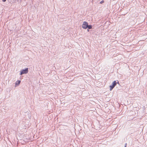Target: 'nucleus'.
Instances as JSON below:
<instances>
[{
  "mask_svg": "<svg viewBox=\"0 0 147 147\" xmlns=\"http://www.w3.org/2000/svg\"><path fill=\"white\" fill-rule=\"evenodd\" d=\"M119 83V82L117 81H114L112 83L111 85L109 86L110 87V90L111 91L112 90L113 88L115 87L116 85L117 84Z\"/></svg>",
  "mask_w": 147,
  "mask_h": 147,
  "instance_id": "1",
  "label": "nucleus"
},
{
  "mask_svg": "<svg viewBox=\"0 0 147 147\" xmlns=\"http://www.w3.org/2000/svg\"><path fill=\"white\" fill-rule=\"evenodd\" d=\"M89 29H87V31H88V32H89Z\"/></svg>",
  "mask_w": 147,
  "mask_h": 147,
  "instance_id": "9",
  "label": "nucleus"
},
{
  "mask_svg": "<svg viewBox=\"0 0 147 147\" xmlns=\"http://www.w3.org/2000/svg\"><path fill=\"white\" fill-rule=\"evenodd\" d=\"M21 81L18 80L16 82L15 84V86H18L19 84L20 83Z\"/></svg>",
  "mask_w": 147,
  "mask_h": 147,
  "instance_id": "4",
  "label": "nucleus"
},
{
  "mask_svg": "<svg viewBox=\"0 0 147 147\" xmlns=\"http://www.w3.org/2000/svg\"><path fill=\"white\" fill-rule=\"evenodd\" d=\"M2 1L3 2H5L6 0H2Z\"/></svg>",
  "mask_w": 147,
  "mask_h": 147,
  "instance_id": "8",
  "label": "nucleus"
},
{
  "mask_svg": "<svg viewBox=\"0 0 147 147\" xmlns=\"http://www.w3.org/2000/svg\"><path fill=\"white\" fill-rule=\"evenodd\" d=\"M28 68H26L25 69H22L20 73V75H22L23 74H26L28 73Z\"/></svg>",
  "mask_w": 147,
  "mask_h": 147,
  "instance_id": "2",
  "label": "nucleus"
},
{
  "mask_svg": "<svg viewBox=\"0 0 147 147\" xmlns=\"http://www.w3.org/2000/svg\"><path fill=\"white\" fill-rule=\"evenodd\" d=\"M92 27H93L92 25H91V24H90V25L88 24V25L87 26V28L88 29H91L92 28Z\"/></svg>",
  "mask_w": 147,
  "mask_h": 147,
  "instance_id": "5",
  "label": "nucleus"
},
{
  "mask_svg": "<svg viewBox=\"0 0 147 147\" xmlns=\"http://www.w3.org/2000/svg\"><path fill=\"white\" fill-rule=\"evenodd\" d=\"M104 2V1H101L100 2V3L102 4V3H103Z\"/></svg>",
  "mask_w": 147,
  "mask_h": 147,
  "instance_id": "6",
  "label": "nucleus"
},
{
  "mask_svg": "<svg viewBox=\"0 0 147 147\" xmlns=\"http://www.w3.org/2000/svg\"><path fill=\"white\" fill-rule=\"evenodd\" d=\"M127 144L126 143H125L124 147H126Z\"/></svg>",
  "mask_w": 147,
  "mask_h": 147,
  "instance_id": "7",
  "label": "nucleus"
},
{
  "mask_svg": "<svg viewBox=\"0 0 147 147\" xmlns=\"http://www.w3.org/2000/svg\"><path fill=\"white\" fill-rule=\"evenodd\" d=\"M88 24V23L86 21L83 22V24L82 25V28L84 29H86L87 28V26Z\"/></svg>",
  "mask_w": 147,
  "mask_h": 147,
  "instance_id": "3",
  "label": "nucleus"
}]
</instances>
